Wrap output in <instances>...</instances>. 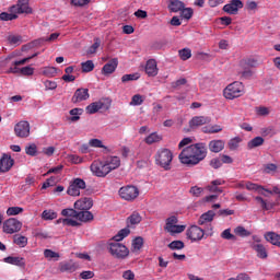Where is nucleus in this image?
Segmentation results:
<instances>
[{"instance_id": "f257e3e1", "label": "nucleus", "mask_w": 280, "mask_h": 280, "mask_svg": "<svg viewBox=\"0 0 280 280\" xmlns=\"http://www.w3.org/2000/svg\"><path fill=\"white\" fill-rule=\"evenodd\" d=\"M178 159L183 165H187L188 167L198 165L201 161L207 159V143L199 142L186 147L179 153Z\"/></svg>"}, {"instance_id": "f03ea898", "label": "nucleus", "mask_w": 280, "mask_h": 280, "mask_svg": "<svg viewBox=\"0 0 280 280\" xmlns=\"http://www.w3.org/2000/svg\"><path fill=\"white\" fill-rule=\"evenodd\" d=\"M121 165L119 156H109L106 160H95L92 162L90 170L97 178H106L110 172L117 170Z\"/></svg>"}, {"instance_id": "7ed1b4c3", "label": "nucleus", "mask_w": 280, "mask_h": 280, "mask_svg": "<svg viewBox=\"0 0 280 280\" xmlns=\"http://www.w3.org/2000/svg\"><path fill=\"white\" fill-rule=\"evenodd\" d=\"M130 235V229L125 228L120 230L114 237V242L109 243L108 250L115 259H126L130 255V249L128 247L119 242L125 240V237H128Z\"/></svg>"}, {"instance_id": "20e7f679", "label": "nucleus", "mask_w": 280, "mask_h": 280, "mask_svg": "<svg viewBox=\"0 0 280 280\" xmlns=\"http://www.w3.org/2000/svg\"><path fill=\"white\" fill-rule=\"evenodd\" d=\"M172 161H174V153L170 149H160L155 154V163L166 172L172 170Z\"/></svg>"}, {"instance_id": "39448f33", "label": "nucleus", "mask_w": 280, "mask_h": 280, "mask_svg": "<svg viewBox=\"0 0 280 280\" xmlns=\"http://www.w3.org/2000/svg\"><path fill=\"white\" fill-rule=\"evenodd\" d=\"M223 95L225 100H236V97H242L244 95V84L238 81L230 83L223 90Z\"/></svg>"}, {"instance_id": "423d86ee", "label": "nucleus", "mask_w": 280, "mask_h": 280, "mask_svg": "<svg viewBox=\"0 0 280 280\" xmlns=\"http://www.w3.org/2000/svg\"><path fill=\"white\" fill-rule=\"evenodd\" d=\"M185 229H186L185 225L178 224V217L176 215L168 217L165 220L164 231H166V233H170V235H176L178 233H183Z\"/></svg>"}, {"instance_id": "0eeeda50", "label": "nucleus", "mask_w": 280, "mask_h": 280, "mask_svg": "<svg viewBox=\"0 0 280 280\" xmlns=\"http://www.w3.org/2000/svg\"><path fill=\"white\" fill-rule=\"evenodd\" d=\"M118 194L122 200H127L128 202H132L136 198H139V188L133 185L122 186Z\"/></svg>"}, {"instance_id": "6e6552de", "label": "nucleus", "mask_w": 280, "mask_h": 280, "mask_svg": "<svg viewBox=\"0 0 280 280\" xmlns=\"http://www.w3.org/2000/svg\"><path fill=\"white\" fill-rule=\"evenodd\" d=\"M3 233H7L9 235H12L14 233H19L21 229H23V223L21 221L11 218L3 222Z\"/></svg>"}, {"instance_id": "1a4fd4ad", "label": "nucleus", "mask_w": 280, "mask_h": 280, "mask_svg": "<svg viewBox=\"0 0 280 280\" xmlns=\"http://www.w3.org/2000/svg\"><path fill=\"white\" fill-rule=\"evenodd\" d=\"M9 12L14 14H32V8H30V0H19L15 5L10 7Z\"/></svg>"}, {"instance_id": "9d476101", "label": "nucleus", "mask_w": 280, "mask_h": 280, "mask_svg": "<svg viewBox=\"0 0 280 280\" xmlns=\"http://www.w3.org/2000/svg\"><path fill=\"white\" fill-rule=\"evenodd\" d=\"M80 189H86V182L82 178H75L70 183L67 194L68 196H80Z\"/></svg>"}, {"instance_id": "9b49d317", "label": "nucleus", "mask_w": 280, "mask_h": 280, "mask_svg": "<svg viewBox=\"0 0 280 280\" xmlns=\"http://www.w3.org/2000/svg\"><path fill=\"white\" fill-rule=\"evenodd\" d=\"M186 236L188 240H190V242H200L205 237V230L198 225H191L186 231Z\"/></svg>"}, {"instance_id": "f8f14e48", "label": "nucleus", "mask_w": 280, "mask_h": 280, "mask_svg": "<svg viewBox=\"0 0 280 280\" xmlns=\"http://www.w3.org/2000/svg\"><path fill=\"white\" fill-rule=\"evenodd\" d=\"M14 132L20 139L30 137V122L25 120L18 122L14 127Z\"/></svg>"}, {"instance_id": "ddd939ff", "label": "nucleus", "mask_w": 280, "mask_h": 280, "mask_svg": "<svg viewBox=\"0 0 280 280\" xmlns=\"http://www.w3.org/2000/svg\"><path fill=\"white\" fill-rule=\"evenodd\" d=\"M14 167V159L8 153H4L0 159V173L7 174Z\"/></svg>"}, {"instance_id": "4468645a", "label": "nucleus", "mask_w": 280, "mask_h": 280, "mask_svg": "<svg viewBox=\"0 0 280 280\" xmlns=\"http://www.w3.org/2000/svg\"><path fill=\"white\" fill-rule=\"evenodd\" d=\"M213 218H215V212L213 210H209L200 215L198 220L199 226H203V224H209V235H213V226H211V222H213Z\"/></svg>"}, {"instance_id": "2eb2a0df", "label": "nucleus", "mask_w": 280, "mask_h": 280, "mask_svg": "<svg viewBox=\"0 0 280 280\" xmlns=\"http://www.w3.org/2000/svg\"><path fill=\"white\" fill-rule=\"evenodd\" d=\"M74 209L77 211H90L93 209V199L90 197H83L74 202Z\"/></svg>"}, {"instance_id": "dca6fc26", "label": "nucleus", "mask_w": 280, "mask_h": 280, "mask_svg": "<svg viewBox=\"0 0 280 280\" xmlns=\"http://www.w3.org/2000/svg\"><path fill=\"white\" fill-rule=\"evenodd\" d=\"M242 8H244L242 0H232L223 7V12H226V14H237Z\"/></svg>"}, {"instance_id": "f3484780", "label": "nucleus", "mask_w": 280, "mask_h": 280, "mask_svg": "<svg viewBox=\"0 0 280 280\" xmlns=\"http://www.w3.org/2000/svg\"><path fill=\"white\" fill-rule=\"evenodd\" d=\"M211 121L209 116H195L189 121L190 128H200V126H207Z\"/></svg>"}, {"instance_id": "a211bd4d", "label": "nucleus", "mask_w": 280, "mask_h": 280, "mask_svg": "<svg viewBox=\"0 0 280 280\" xmlns=\"http://www.w3.org/2000/svg\"><path fill=\"white\" fill-rule=\"evenodd\" d=\"M90 94H89V89H78L73 96L71 102L73 104H79V102H85V100H89Z\"/></svg>"}, {"instance_id": "6ab92c4d", "label": "nucleus", "mask_w": 280, "mask_h": 280, "mask_svg": "<svg viewBox=\"0 0 280 280\" xmlns=\"http://www.w3.org/2000/svg\"><path fill=\"white\" fill-rule=\"evenodd\" d=\"M144 71L149 78H155V75H159V68L156 66V60L154 59H149L147 61Z\"/></svg>"}, {"instance_id": "aec40b11", "label": "nucleus", "mask_w": 280, "mask_h": 280, "mask_svg": "<svg viewBox=\"0 0 280 280\" xmlns=\"http://www.w3.org/2000/svg\"><path fill=\"white\" fill-rule=\"evenodd\" d=\"M119 65V60L117 58H114L109 60L103 68L102 73L104 75H110L112 73H115L117 67Z\"/></svg>"}, {"instance_id": "412c9836", "label": "nucleus", "mask_w": 280, "mask_h": 280, "mask_svg": "<svg viewBox=\"0 0 280 280\" xmlns=\"http://www.w3.org/2000/svg\"><path fill=\"white\" fill-rule=\"evenodd\" d=\"M252 248L257 253V257H259V259H268V250L259 243V240H256V243L252 244Z\"/></svg>"}, {"instance_id": "4be33fe9", "label": "nucleus", "mask_w": 280, "mask_h": 280, "mask_svg": "<svg viewBox=\"0 0 280 280\" xmlns=\"http://www.w3.org/2000/svg\"><path fill=\"white\" fill-rule=\"evenodd\" d=\"M185 8V2L180 0H170L167 4V9L170 12L177 14V12H182Z\"/></svg>"}, {"instance_id": "5701e85b", "label": "nucleus", "mask_w": 280, "mask_h": 280, "mask_svg": "<svg viewBox=\"0 0 280 280\" xmlns=\"http://www.w3.org/2000/svg\"><path fill=\"white\" fill-rule=\"evenodd\" d=\"M94 218L93 212L89 210H80L77 212V220H79V222H93Z\"/></svg>"}, {"instance_id": "b1692460", "label": "nucleus", "mask_w": 280, "mask_h": 280, "mask_svg": "<svg viewBox=\"0 0 280 280\" xmlns=\"http://www.w3.org/2000/svg\"><path fill=\"white\" fill-rule=\"evenodd\" d=\"M36 56H38L37 52L34 54V55L31 56V57L21 59V60H19V61H14V63H13L14 67H11V68L7 71V73H19V71H21V70H19L18 67H21V65H25V62H30V60H32V58H36Z\"/></svg>"}, {"instance_id": "393cba45", "label": "nucleus", "mask_w": 280, "mask_h": 280, "mask_svg": "<svg viewBox=\"0 0 280 280\" xmlns=\"http://www.w3.org/2000/svg\"><path fill=\"white\" fill-rule=\"evenodd\" d=\"M210 152H222L224 150V141L223 140H211L208 144Z\"/></svg>"}, {"instance_id": "a878e982", "label": "nucleus", "mask_w": 280, "mask_h": 280, "mask_svg": "<svg viewBox=\"0 0 280 280\" xmlns=\"http://www.w3.org/2000/svg\"><path fill=\"white\" fill-rule=\"evenodd\" d=\"M5 264H11L12 266H19V268H25V258L8 256L4 258Z\"/></svg>"}, {"instance_id": "bb28decb", "label": "nucleus", "mask_w": 280, "mask_h": 280, "mask_svg": "<svg viewBox=\"0 0 280 280\" xmlns=\"http://www.w3.org/2000/svg\"><path fill=\"white\" fill-rule=\"evenodd\" d=\"M265 240H267L273 246H278L280 248V235L275 232H267L265 234Z\"/></svg>"}, {"instance_id": "cd10ccee", "label": "nucleus", "mask_w": 280, "mask_h": 280, "mask_svg": "<svg viewBox=\"0 0 280 280\" xmlns=\"http://www.w3.org/2000/svg\"><path fill=\"white\" fill-rule=\"evenodd\" d=\"M255 200L257 205H259V207L262 209V211H270L271 209H275V202H268L261 197H255Z\"/></svg>"}, {"instance_id": "c85d7f7f", "label": "nucleus", "mask_w": 280, "mask_h": 280, "mask_svg": "<svg viewBox=\"0 0 280 280\" xmlns=\"http://www.w3.org/2000/svg\"><path fill=\"white\" fill-rule=\"evenodd\" d=\"M104 108V103L102 102H94L86 106L85 110L89 115H95L98 110H102Z\"/></svg>"}, {"instance_id": "c756f323", "label": "nucleus", "mask_w": 280, "mask_h": 280, "mask_svg": "<svg viewBox=\"0 0 280 280\" xmlns=\"http://www.w3.org/2000/svg\"><path fill=\"white\" fill-rule=\"evenodd\" d=\"M77 268L78 265H75L73 261L61 262L59 265L60 272H75Z\"/></svg>"}, {"instance_id": "7c9ffc66", "label": "nucleus", "mask_w": 280, "mask_h": 280, "mask_svg": "<svg viewBox=\"0 0 280 280\" xmlns=\"http://www.w3.org/2000/svg\"><path fill=\"white\" fill-rule=\"evenodd\" d=\"M223 128L220 125H209L202 128V132L205 135H218V132H222Z\"/></svg>"}, {"instance_id": "2f4dec72", "label": "nucleus", "mask_w": 280, "mask_h": 280, "mask_svg": "<svg viewBox=\"0 0 280 280\" xmlns=\"http://www.w3.org/2000/svg\"><path fill=\"white\" fill-rule=\"evenodd\" d=\"M161 141H163V136L156 132H152L144 139V143H147V145H152V143H159Z\"/></svg>"}, {"instance_id": "473e14b6", "label": "nucleus", "mask_w": 280, "mask_h": 280, "mask_svg": "<svg viewBox=\"0 0 280 280\" xmlns=\"http://www.w3.org/2000/svg\"><path fill=\"white\" fill-rule=\"evenodd\" d=\"M141 223V214L139 212H132L130 217L127 218V226H135Z\"/></svg>"}, {"instance_id": "72a5a7b5", "label": "nucleus", "mask_w": 280, "mask_h": 280, "mask_svg": "<svg viewBox=\"0 0 280 280\" xmlns=\"http://www.w3.org/2000/svg\"><path fill=\"white\" fill-rule=\"evenodd\" d=\"M264 137H255L247 143L248 150H255V148H260V145L264 143Z\"/></svg>"}, {"instance_id": "f704fd0d", "label": "nucleus", "mask_w": 280, "mask_h": 280, "mask_svg": "<svg viewBox=\"0 0 280 280\" xmlns=\"http://www.w3.org/2000/svg\"><path fill=\"white\" fill-rule=\"evenodd\" d=\"M13 242L19 246L20 248H25L27 246V237L23 235H14Z\"/></svg>"}, {"instance_id": "c9c22d12", "label": "nucleus", "mask_w": 280, "mask_h": 280, "mask_svg": "<svg viewBox=\"0 0 280 280\" xmlns=\"http://www.w3.org/2000/svg\"><path fill=\"white\" fill-rule=\"evenodd\" d=\"M245 187H246V189H248V191H258V194H261L262 196H266V194L262 192L264 186H259L255 183L247 182L245 184Z\"/></svg>"}, {"instance_id": "e433bc0d", "label": "nucleus", "mask_w": 280, "mask_h": 280, "mask_svg": "<svg viewBox=\"0 0 280 280\" xmlns=\"http://www.w3.org/2000/svg\"><path fill=\"white\" fill-rule=\"evenodd\" d=\"M81 69L83 73H91L95 69V63H93V60H88L81 63Z\"/></svg>"}, {"instance_id": "4c0bfd02", "label": "nucleus", "mask_w": 280, "mask_h": 280, "mask_svg": "<svg viewBox=\"0 0 280 280\" xmlns=\"http://www.w3.org/2000/svg\"><path fill=\"white\" fill-rule=\"evenodd\" d=\"M234 233L235 235H238V237H250V232L242 225L235 228Z\"/></svg>"}, {"instance_id": "58836bf2", "label": "nucleus", "mask_w": 280, "mask_h": 280, "mask_svg": "<svg viewBox=\"0 0 280 280\" xmlns=\"http://www.w3.org/2000/svg\"><path fill=\"white\" fill-rule=\"evenodd\" d=\"M43 220H56L58 218V213L51 209L44 210L42 213Z\"/></svg>"}, {"instance_id": "ea45409f", "label": "nucleus", "mask_w": 280, "mask_h": 280, "mask_svg": "<svg viewBox=\"0 0 280 280\" xmlns=\"http://www.w3.org/2000/svg\"><path fill=\"white\" fill-rule=\"evenodd\" d=\"M222 240H229L231 242H237V236L231 233V229H226L221 233Z\"/></svg>"}, {"instance_id": "a19ab883", "label": "nucleus", "mask_w": 280, "mask_h": 280, "mask_svg": "<svg viewBox=\"0 0 280 280\" xmlns=\"http://www.w3.org/2000/svg\"><path fill=\"white\" fill-rule=\"evenodd\" d=\"M171 250H183L185 248V243L183 241H173L168 244Z\"/></svg>"}, {"instance_id": "79ce46f5", "label": "nucleus", "mask_w": 280, "mask_h": 280, "mask_svg": "<svg viewBox=\"0 0 280 280\" xmlns=\"http://www.w3.org/2000/svg\"><path fill=\"white\" fill-rule=\"evenodd\" d=\"M15 19H19V15L16 13L11 12H2L0 13V21H15Z\"/></svg>"}, {"instance_id": "37998d69", "label": "nucleus", "mask_w": 280, "mask_h": 280, "mask_svg": "<svg viewBox=\"0 0 280 280\" xmlns=\"http://www.w3.org/2000/svg\"><path fill=\"white\" fill-rule=\"evenodd\" d=\"M61 215L66 218H78V210L75 208H67L61 211Z\"/></svg>"}, {"instance_id": "c03bdc74", "label": "nucleus", "mask_w": 280, "mask_h": 280, "mask_svg": "<svg viewBox=\"0 0 280 280\" xmlns=\"http://www.w3.org/2000/svg\"><path fill=\"white\" fill-rule=\"evenodd\" d=\"M25 153L28 156H36V154H38V148L36 147V144L31 143L25 147Z\"/></svg>"}, {"instance_id": "a18cd8bd", "label": "nucleus", "mask_w": 280, "mask_h": 280, "mask_svg": "<svg viewBox=\"0 0 280 280\" xmlns=\"http://www.w3.org/2000/svg\"><path fill=\"white\" fill-rule=\"evenodd\" d=\"M256 115H259V117H268V115H270V107H266V106L256 107Z\"/></svg>"}, {"instance_id": "49530a36", "label": "nucleus", "mask_w": 280, "mask_h": 280, "mask_svg": "<svg viewBox=\"0 0 280 280\" xmlns=\"http://www.w3.org/2000/svg\"><path fill=\"white\" fill-rule=\"evenodd\" d=\"M203 191H205V188L192 186L189 190V194H191V196H194L195 198H200Z\"/></svg>"}, {"instance_id": "de8ad7c7", "label": "nucleus", "mask_w": 280, "mask_h": 280, "mask_svg": "<svg viewBox=\"0 0 280 280\" xmlns=\"http://www.w3.org/2000/svg\"><path fill=\"white\" fill-rule=\"evenodd\" d=\"M180 60H189L191 58V49L183 48L178 51Z\"/></svg>"}, {"instance_id": "09e8293b", "label": "nucleus", "mask_w": 280, "mask_h": 280, "mask_svg": "<svg viewBox=\"0 0 280 280\" xmlns=\"http://www.w3.org/2000/svg\"><path fill=\"white\" fill-rule=\"evenodd\" d=\"M43 75H46V78H54L57 73V70L55 67H46L42 71Z\"/></svg>"}, {"instance_id": "8fccbe9b", "label": "nucleus", "mask_w": 280, "mask_h": 280, "mask_svg": "<svg viewBox=\"0 0 280 280\" xmlns=\"http://www.w3.org/2000/svg\"><path fill=\"white\" fill-rule=\"evenodd\" d=\"M132 248L133 250H141V248H143V237H136L132 242Z\"/></svg>"}, {"instance_id": "3c124183", "label": "nucleus", "mask_w": 280, "mask_h": 280, "mask_svg": "<svg viewBox=\"0 0 280 280\" xmlns=\"http://www.w3.org/2000/svg\"><path fill=\"white\" fill-rule=\"evenodd\" d=\"M241 69H244L245 67H257V60L256 59H247V60H242L240 62Z\"/></svg>"}, {"instance_id": "603ef678", "label": "nucleus", "mask_w": 280, "mask_h": 280, "mask_svg": "<svg viewBox=\"0 0 280 280\" xmlns=\"http://www.w3.org/2000/svg\"><path fill=\"white\" fill-rule=\"evenodd\" d=\"M143 104V96L141 94H136L132 96L130 105L131 106H141Z\"/></svg>"}, {"instance_id": "864d4df0", "label": "nucleus", "mask_w": 280, "mask_h": 280, "mask_svg": "<svg viewBox=\"0 0 280 280\" xmlns=\"http://www.w3.org/2000/svg\"><path fill=\"white\" fill-rule=\"evenodd\" d=\"M180 14L183 19H186L187 21H189V19L194 16V9L184 7V10L180 11Z\"/></svg>"}, {"instance_id": "5fc2aeb1", "label": "nucleus", "mask_w": 280, "mask_h": 280, "mask_svg": "<svg viewBox=\"0 0 280 280\" xmlns=\"http://www.w3.org/2000/svg\"><path fill=\"white\" fill-rule=\"evenodd\" d=\"M261 137H275V129L272 127H265L260 129Z\"/></svg>"}, {"instance_id": "6e6d98bb", "label": "nucleus", "mask_w": 280, "mask_h": 280, "mask_svg": "<svg viewBox=\"0 0 280 280\" xmlns=\"http://www.w3.org/2000/svg\"><path fill=\"white\" fill-rule=\"evenodd\" d=\"M19 213H23V208H21V207H10L7 210V215H19Z\"/></svg>"}, {"instance_id": "4d7b16f0", "label": "nucleus", "mask_w": 280, "mask_h": 280, "mask_svg": "<svg viewBox=\"0 0 280 280\" xmlns=\"http://www.w3.org/2000/svg\"><path fill=\"white\" fill-rule=\"evenodd\" d=\"M44 256L46 257V259H58V257H60V254L51 250V249H45L44 250Z\"/></svg>"}, {"instance_id": "13d9d810", "label": "nucleus", "mask_w": 280, "mask_h": 280, "mask_svg": "<svg viewBox=\"0 0 280 280\" xmlns=\"http://www.w3.org/2000/svg\"><path fill=\"white\" fill-rule=\"evenodd\" d=\"M277 164L269 163L264 165L265 174H272V172H277Z\"/></svg>"}, {"instance_id": "bf43d9fd", "label": "nucleus", "mask_w": 280, "mask_h": 280, "mask_svg": "<svg viewBox=\"0 0 280 280\" xmlns=\"http://www.w3.org/2000/svg\"><path fill=\"white\" fill-rule=\"evenodd\" d=\"M89 145H91V148H104V150H106V145H104L100 139H91Z\"/></svg>"}, {"instance_id": "052dcab7", "label": "nucleus", "mask_w": 280, "mask_h": 280, "mask_svg": "<svg viewBox=\"0 0 280 280\" xmlns=\"http://www.w3.org/2000/svg\"><path fill=\"white\" fill-rule=\"evenodd\" d=\"M241 78H244L245 80H249V78H253V70L245 68L244 70H241L240 72Z\"/></svg>"}, {"instance_id": "680f3d73", "label": "nucleus", "mask_w": 280, "mask_h": 280, "mask_svg": "<svg viewBox=\"0 0 280 280\" xmlns=\"http://www.w3.org/2000/svg\"><path fill=\"white\" fill-rule=\"evenodd\" d=\"M100 38H95L94 44L89 48L88 54H95L97 51V49H100Z\"/></svg>"}, {"instance_id": "e2e57ef3", "label": "nucleus", "mask_w": 280, "mask_h": 280, "mask_svg": "<svg viewBox=\"0 0 280 280\" xmlns=\"http://www.w3.org/2000/svg\"><path fill=\"white\" fill-rule=\"evenodd\" d=\"M132 80H139V74H124L121 82H132Z\"/></svg>"}, {"instance_id": "0e129e2a", "label": "nucleus", "mask_w": 280, "mask_h": 280, "mask_svg": "<svg viewBox=\"0 0 280 280\" xmlns=\"http://www.w3.org/2000/svg\"><path fill=\"white\" fill-rule=\"evenodd\" d=\"M185 84H187V79L182 78L172 83V89H179V86H185Z\"/></svg>"}, {"instance_id": "69168bd1", "label": "nucleus", "mask_w": 280, "mask_h": 280, "mask_svg": "<svg viewBox=\"0 0 280 280\" xmlns=\"http://www.w3.org/2000/svg\"><path fill=\"white\" fill-rule=\"evenodd\" d=\"M63 226H80V222L73 219H65L62 220Z\"/></svg>"}, {"instance_id": "338daca9", "label": "nucleus", "mask_w": 280, "mask_h": 280, "mask_svg": "<svg viewBox=\"0 0 280 280\" xmlns=\"http://www.w3.org/2000/svg\"><path fill=\"white\" fill-rule=\"evenodd\" d=\"M20 73H22V75H34V68L26 66L20 69Z\"/></svg>"}, {"instance_id": "774afa93", "label": "nucleus", "mask_w": 280, "mask_h": 280, "mask_svg": "<svg viewBox=\"0 0 280 280\" xmlns=\"http://www.w3.org/2000/svg\"><path fill=\"white\" fill-rule=\"evenodd\" d=\"M44 86H45L48 91H54V89H57V88H58V83H56L55 81L46 80V81L44 82Z\"/></svg>"}]
</instances>
